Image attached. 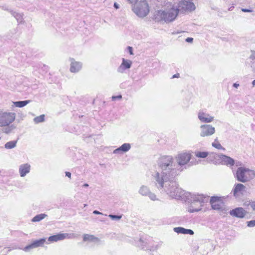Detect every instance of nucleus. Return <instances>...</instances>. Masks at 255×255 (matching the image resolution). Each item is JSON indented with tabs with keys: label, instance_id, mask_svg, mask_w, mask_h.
<instances>
[{
	"label": "nucleus",
	"instance_id": "obj_1",
	"mask_svg": "<svg viewBox=\"0 0 255 255\" xmlns=\"http://www.w3.org/2000/svg\"><path fill=\"white\" fill-rule=\"evenodd\" d=\"M191 158V154L189 152H180L175 158L170 155L160 157L157 161L160 172L155 171L152 173L156 188L172 198L179 199L182 198L184 195V191L178 187L174 179L187 168Z\"/></svg>",
	"mask_w": 255,
	"mask_h": 255
},
{
	"label": "nucleus",
	"instance_id": "obj_2",
	"mask_svg": "<svg viewBox=\"0 0 255 255\" xmlns=\"http://www.w3.org/2000/svg\"><path fill=\"white\" fill-rule=\"evenodd\" d=\"M177 5L175 2L164 1L161 9L155 11L154 14V19L158 22H164L168 23L174 21L178 14Z\"/></svg>",
	"mask_w": 255,
	"mask_h": 255
},
{
	"label": "nucleus",
	"instance_id": "obj_3",
	"mask_svg": "<svg viewBox=\"0 0 255 255\" xmlns=\"http://www.w3.org/2000/svg\"><path fill=\"white\" fill-rule=\"evenodd\" d=\"M190 198L189 199L191 202V205L188 208V211L190 213L200 211L204 202H207L209 197L202 194H189Z\"/></svg>",
	"mask_w": 255,
	"mask_h": 255
},
{
	"label": "nucleus",
	"instance_id": "obj_4",
	"mask_svg": "<svg viewBox=\"0 0 255 255\" xmlns=\"http://www.w3.org/2000/svg\"><path fill=\"white\" fill-rule=\"evenodd\" d=\"M132 10L140 18H144L146 16L150 11L149 4L146 0H141L133 4Z\"/></svg>",
	"mask_w": 255,
	"mask_h": 255
},
{
	"label": "nucleus",
	"instance_id": "obj_5",
	"mask_svg": "<svg viewBox=\"0 0 255 255\" xmlns=\"http://www.w3.org/2000/svg\"><path fill=\"white\" fill-rule=\"evenodd\" d=\"M255 176V172L252 170L245 167H239L236 171V177L241 182H246L253 179Z\"/></svg>",
	"mask_w": 255,
	"mask_h": 255
},
{
	"label": "nucleus",
	"instance_id": "obj_6",
	"mask_svg": "<svg viewBox=\"0 0 255 255\" xmlns=\"http://www.w3.org/2000/svg\"><path fill=\"white\" fill-rule=\"evenodd\" d=\"M16 114L12 112H0V127L8 126L14 122Z\"/></svg>",
	"mask_w": 255,
	"mask_h": 255
},
{
	"label": "nucleus",
	"instance_id": "obj_7",
	"mask_svg": "<svg viewBox=\"0 0 255 255\" xmlns=\"http://www.w3.org/2000/svg\"><path fill=\"white\" fill-rule=\"evenodd\" d=\"M175 4L177 5V8L178 9V12L191 11L195 10L196 7L193 2L190 1L182 0L179 2H175Z\"/></svg>",
	"mask_w": 255,
	"mask_h": 255
},
{
	"label": "nucleus",
	"instance_id": "obj_8",
	"mask_svg": "<svg viewBox=\"0 0 255 255\" xmlns=\"http://www.w3.org/2000/svg\"><path fill=\"white\" fill-rule=\"evenodd\" d=\"M210 203L213 209L222 212L223 213H226L227 210L224 207L223 202L220 198L218 197H212L210 199Z\"/></svg>",
	"mask_w": 255,
	"mask_h": 255
},
{
	"label": "nucleus",
	"instance_id": "obj_9",
	"mask_svg": "<svg viewBox=\"0 0 255 255\" xmlns=\"http://www.w3.org/2000/svg\"><path fill=\"white\" fill-rule=\"evenodd\" d=\"M246 186L241 183H236L232 189V192L236 199H240L246 192Z\"/></svg>",
	"mask_w": 255,
	"mask_h": 255
},
{
	"label": "nucleus",
	"instance_id": "obj_10",
	"mask_svg": "<svg viewBox=\"0 0 255 255\" xmlns=\"http://www.w3.org/2000/svg\"><path fill=\"white\" fill-rule=\"evenodd\" d=\"M200 133L201 137L210 136L215 132V128L211 125L204 124L200 127Z\"/></svg>",
	"mask_w": 255,
	"mask_h": 255
},
{
	"label": "nucleus",
	"instance_id": "obj_11",
	"mask_svg": "<svg viewBox=\"0 0 255 255\" xmlns=\"http://www.w3.org/2000/svg\"><path fill=\"white\" fill-rule=\"evenodd\" d=\"M138 193L143 196H148L152 201L158 200L156 195L154 193L151 192L149 187L147 186L141 185L139 188Z\"/></svg>",
	"mask_w": 255,
	"mask_h": 255
},
{
	"label": "nucleus",
	"instance_id": "obj_12",
	"mask_svg": "<svg viewBox=\"0 0 255 255\" xmlns=\"http://www.w3.org/2000/svg\"><path fill=\"white\" fill-rule=\"evenodd\" d=\"M198 118L202 123H210L214 120V117L203 110H200L198 113Z\"/></svg>",
	"mask_w": 255,
	"mask_h": 255
},
{
	"label": "nucleus",
	"instance_id": "obj_13",
	"mask_svg": "<svg viewBox=\"0 0 255 255\" xmlns=\"http://www.w3.org/2000/svg\"><path fill=\"white\" fill-rule=\"evenodd\" d=\"M70 62V71L72 73H77L81 70L82 68V63L76 61L74 58L69 59Z\"/></svg>",
	"mask_w": 255,
	"mask_h": 255
},
{
	"label": "nucleus",
	"instance_id": "obj_14",
	"mask_svg": "<svg viewBox=\"0 0 255 255\" xmlns=\"http://www.w3.org/2000/svg\"><path fill=\"white\" fill-rule=\"evenodd\" d=\"M248 212L242 207H238L230 211V214L233 217L243 218Z\"/></svg>",
	"mask_w": 255,
	"mask_h": 255
},
{
	"label": "nucleus",
	"instance_id": "obj_15",
	"mask_svg": "<svg viewBox=\"0 0 255 255\" xmlns=\"http://www.w3.org/2000/svg\"><path fill=\"white\" fill-rule=\"evenodd\" d=\"M195 155L197 157L203 158L209 156L208 158L212 161H213L212 160L213 158H216L219 157L217 154L214 153H209V152L205 151H196L195 152Z\"/></svg>",
	"mask_w": 255,
	"mask_h": 255
},
{
	"label": "nucleus",
	"instance_id": "obj_16",
	"mask_svg": "<svg viewBox=\"0 0 255 255\" xmlns=\"http://www.w3.org/2000/svg\"><path fill=\"white\" fill-rule=\"evenodd\" d=\"M132 64L131 61L129 60H126L124 58L123 59L122 63L118 67L117 71L120 73H123L125 70L129 69Z\"/></svg>",
	"mask_w": 255,
	"mask_h": 255
},
{
	"label": "nucleus",
	"instance_id": "obj_17",
	"mask_svg": "<svg viewBox=\"0 0 255 255\" xmlns=\"http://www.w3.org/2000/svg\"><path fill=\"white\" fill-rule=\"evenodd\" d=\"M131 148V144L129 143H125L121 146L115 149L113 153L116 154H122L128 151Z\"/></svg>",
	"mask_w": 255,
	"mask_h": 255
},
{
	"label": "nucleus",
	"instance_id": "obj_18",
	"mask_svg": "<svg viewBox=\"0 0 255 255\" xmlns=\"http://www.w3.org/2000/svg\"><path fill=\"white\" fill-rule=\"evenodd\" d=\"M31 166L29 163H24L19 166L18 171L20 177H25L30 171Z\"/></svg>",
	"mask_w": 255,
	"mask_h": 255
},
{
	"label": "nucleus",
	"instance_id": "obj_19",
	"mask_svg": "<svg viewBox=\"0 0 255 255\" xmlns=\"http://www.w3.org/2000/svg\"><path fill=\"white\" fill-rule=\"evenodd\" d=\"M45 239H41L34 241L31 244L26 246L23 250L25 252H28L30 249L42 246L45 242Z\"/></svg>",
	"mask_w": 255,
	"mask_h": 255
},
{
	"label": "nucleus",
	"instance_id": "obj_20",
	"mask_svg": "<svg viewBox=\"0 0 255 255\" xmlns=\"http://www.w3.org/2000/svg\"><path fill=\"white\" fill-rule=\"evenodd\" d=\"M68 234L66 233L58 234L49 237L48 239V241L50 242H57L65 239L68 237Z\"/></svg>",
	"mask_w": 255,
	"mask_h": 255
},
{
	"label": "nucleus",
	"instance_id": "obj_21",
	"mask_svg": "<svg viewBox=\"0 0 255 255\" xmlns=\"http://www.w3.org/2000/svg\"><path fill=\"white\" fill-rule=\"evenodd\" d=\"M220 158L221 160L222 164L226 165L227 166H232L234 164V160L233 159L229 156L225 155H221Z\"/></svg>",
	"mask_w": 255,
	"mask_h": 255
},
{
	"label": "nucleus",
	"instance_id": "obj_22",
	"mask_svg": "<svg viewBox=\"0 0 255 255\" xmlns=\"http://www.w3.org/2000/svg\"><path fill=\"white\" fill-rule=\"evenodd\" d=\"M174 231L178 234H189L192 235L194 232L190 229H186L182 227H176L174 228Z\"/></svg>",
	"mask_w": 255,
	"mask_h": 255
},
{
	"label": "nucleus",
	"instance_id": "obj_23",
	"mask_svg": "<svg viewBox=\"0 0 255 255\" xmlns=\"http://www.w3.org/2000/svg\"><path fill=\"white\" fill-rule=\"evenodd\" d=\"M84 241H90L95 243H99L100 240L99 238L94 236L93 235L86 234L83 237Z\"/></svg>",
	"mask_w": 255,
	"mask_h": 255
},
{
	"label": "nucleus",
	"instance_id": "obj_24",
	"mask_svg": "<svg viewBox=\"0 0 255 255\" xmlns=\"http://www.w3.org/2000/svg\"><path fill=\"white\" fill-rule=\"evenodd\" d=\"M30 102V100L22 101H16L13 102L12 107H15L18 108H22Z\"/></svg>",
	"mask_w": 255,
	"mask_h": 255
},
{
	"label": "nucleus",
	"instance_id": "obj_25",
	"mask_svg": "<svg viewBox=\"0 0 255 255\" xmlns=\"http://www.w3.org/2000/svg\"><path fill=\"white\" fill-rule=\"evenodd\" d=\"M47 215L45 214H40L34 217L31 220L33 222H39L47 217Z\"/></svg>",
	"mask_w": 255,
	"mask_h": 255
},
{
	"label": "nucleus",
	"instance_id": "obj_26",
	"mask_svg": "<svg viewBox=\"0 0 255 255\" xmlns=\"http://www.w3.org/2000/svg\"><path fill=\"white\" fill-rule=\"evenodd\" d=\"M244 206L249 207L250 206L253 210L255 212V200H247L244 203Z\"/></svg>",
	"mask_w": 255,
	"mask_h": 255
},
{
	"label": "nucleus",
	"instance_id": "obj_27",
	"mask_svg": "<svg viewBox=\"0 0 255 255\" xmlns=\"http://www.w3.org/2000/svg\"><path fill=\"white\" fill-rule=\"evenodd\" d=\"M16 140L8 141L5 144L4 147L6 149H11L16 146Z\"/></svg>",
	"mask_w": 255,
	"mask_h": 255
},
{
	"label": "nucleus",
	"instance_id": "obj_28",
	"mask_svg": "<svg viewBox=\"0 0 255 255\" xmlns=\"http://www.w3.org/2000/svg\"><path fill=\"white\" fill-rule=\"evenodd\" d=\"M45 120V116L44 115H41L39 116L36 117L33 119V122L35 124H38L40 123H42Z\"/></svg>",
	"mask_w": 255,
	"mask_h": 255
},
{
	"label": "nucleus",
	"instance_id": "obj_29",
	"mask_svg": "<svg viewBox=\"0 0 255 255\" xmlns=\"http://www.w3.org/2000/svg\"><path fill=\"white\" fill-rule=\"evenodd\" d=\"M212 145L218 149H224L221 144L218 141L217 138L215 139V141L212 143Z\"/></svg>",
	"mask_w": 255,
	"mask_h": 255
},
{
	"label": "nucleus",
	"instance_id": "obj_30",
	"mask_svg": "<svg viewBox=\"0 0 255 255\" xmlns=\"http://www.w3.org/2000/svg\"><path fill=\"white\" fill-rule=\"evenodd\" d=\"M5 127V128L2 129V131L5 133H10L14 128V127L12 125Z\"/></svg>",
	"mask_w": 255,
	"mask_h": 255
},
{
	"label": "nucleus",
	"instance_id": "obj_31",
	"mask_svg": "<svg viewBox=\"0 0 255 255\" xmlns=\"http://www.w3.org/2000/svg\"><path fill=\"white\" fill-rule=\"evenodd\" d=\"M13 15L19 23L22 22L23 17L21 14L18 13H14Z\"/></svg>",
	"mask_w": 255,
	"mask_h": 255
},
{
	"label": "nucleus",
	"instance_id": "obj_32",
	"mask_svg": "<svg viewBox=\"0 0 255 255\" xmlns=\"http://www.w3.org/2000/svg\"><path fill=\"white\" fill-rule=\"evenodd\" d=\"M109 217L113 220H117L119 221L121 219L122 216L121 215H115L110 214L109 215Z\"/></svg>",
	"mask_w": 255,
	"mask_h": 255
},
{
	"label": "nucleus",
	"instance_id": "obj_33",
	"mask_svg": "<svg viewBox=\"0 0 255 255\" xmlns=\"http://www.w3.org/2000/svg\"><path fill=\"white\" fill-rule=\"evenodd\" d=\"M144 243L142 240L141 239L138 241V243L137 244V246L141 247L142 249H144L146 246L144 244Z\"/></svg>",
	"mask_w": 255,
	"mask_h": 255
},
{
	"label": "nucleus",
	"instance_id": "obj_34",
	"mask_svg": "<svg viewBox=\"0 0 255 255\" xmlns=\"http://www.w3.org/2000/svg\"><path fill=\"white\" fill-rule=\"evenodd\" d=\"M248 226L249 227H253L255 226V220L248 222Z\"/></svg>",
	"mask_w": 255,
	"mask_h": 255
},
{
	"label": "nucleus",
	"instance_id": "obj_35",
	"mask_svg": "<svg viewBox=\"0 0 255 255\" xmlns=\"http://www.w3.org/2000/svg\"><path fill=\"white\" fill-rule=\"evenodd\" d=\"M122 98V95H118V96H112V99L114 101V100H115L116 99H121Z\"/></svg>",
	"mask_w": 255,
	"mask_h": 255
},
{
	"label": "nucleus",
	"instance_id": "obj_36",
	"mask_svg": "<svg viewBox=\"0 0 255 255\" xmlns=\"http://www.w3.org/2000/svg\"><path fill=\"white\" fill-rule=\"evenodd\" d=\"M138 0H127V1L130 4H133L138 1Z\"/></svg>",
	"mask_w": 255,
	"mask_h": 255
},
{
	"label": "nucleus",
	"instance_id": "obj_37",
	"mask_svg": "<svg viewBox=\"0 0 255 255\" xmlns=\"http://www.w3.org/2000/svg\"><path fill=\"white\" fill-rule=\"evenodd\" d=\"M250 58L253 60H255V51L252 52V54L250 56Z\"/></svg>",
	"mask_w": 255,
	"mask_h": 255
},
{
	"label": "nucleus",
	"instance_id": "obj_38",
	"mask_svg": "<svg viewBox=\"0 0 255 255\" xmlns=\"http://www.w3.org/2000/svg\"><path fill=\"white\" fill-rule=\"evenodd\" d=\"M185 41L187 42L192 43L193 41V38L191 37H188L186 39Z\"/></svg>",
	"mask_w": 255,
	"mask_h": 255
},
{
	"label": "nucleus",
	"instance_id": "obj_39",
	"mask_svg": "<svg viewBox=\"0 0 255 255\" xmlns=\"http://www.w3.org/2000/svg\"><path fill=\"white\" fill-rule=\"evenodd\" d=\"M242 11L245 12H251L252 11V10L247 8H242Z\"/></svg>",
	"mask_w": 255,
	"mask_h": 255
},
{
	"label": "nucleus",
	"instance_id": "obj_40",
	"mask_svg": "<svg viewBox=\"0 0 255 255\" xmlns=\"http://www.w3.org/2000/svg\"><path fill=\"white\" fill-rule=\"evenodd\" d=\"M128 52H129V54H130V55H133V53H132V47H130V46H128Z\"/></svg>",
	"mask_w": 255,
	"mask_h": 255
},
{
	"label": "nucleus",
	"instance_id": "obj_41",
	"mask_svg": "<svg viewBox=\"0 0 255 255\" xmlns=\"http://www.w3.org/2000/svg\"><path fill=\"white\" fill-rule=\"evenodd\" d=\"M93 214H97V215H103V213L101 212H100L98 211L95 210L93 211Z\"/></svg>",
	"mask_w": 255,
	"mask_h": 255
},
{
	"label": "nucleus",
	"instance_id": "obj_42",
	"mask_svg": "<svg viewBox=\"0 0 255 255\" xmlns=\"http://www.w3.org/2000/svg\"><path fill=\"white\" fill-rule=\"evenodd\" d=\"M65 175L66 176L68 177L69 178H71V174L69 172H66Z\"/></svg>",
	"mask_w": 255,
	"mask_h": 255
},
{
	"label": "nucleus",
	"instance_id": "obj_43",
	"mask_svg": "<svg viewBox=\"0 0 255 255\" xmlns=\"http://www.w3.org/2000/svg\"><path fill=\"white\" fill-rule=\"evenodd\" d=\"M179 77V74L177 73L174 75H173L172 77V78H178Z\"/></svg>",
	"mask_w": 255,
	"mask_h": 255
},
{
	"label": "nucleus",
	"instance_id": "obj_44",
	"mask_svg": "<svg viewBox=\"0 0 255 255\" xmlns=\"http://www.w3.org/2000/svg\"><path fill=\"white\" fill-rule=\"evenodd\" d=\"M114 6L116 8L118 9L119 8V5L117 2H115L114 4Z\"/></svg>",
	"mask_w": 255,
	"mask_h": 255
},
{
	"label": "nucleus",
	"instance_id": "obj_45",
	"mask_svg": "<svg viewBox=\"0 0 255 255\" xmlns=\"http://www.w3.org/2000/svg\"><path fill=\"white\" fill-rule=\"evenodd\" d=\"M233 86L236 88H238V87L239 86V84H237V83H234L233 84Z\"/></svg>",
	"mask_w": 255,
	"mask_h": 255
},
{
	"label": "nucleus",
	"instance_id": "obj_46",
	"mask_svg": "<svg viewBox=\"0 0 255 255\" xmlns=\"http://www.w3.org/2000/svg\"><path fill=\"white\" fill-rule=\"evenodd\" d=\"M83 186L84 187H88L89 186V184H88L87 183H85L84 184H83Z\"/></svg>",
	"mask_w": 255,
	"mask_h": 255
},
{
	"label": "nucleus",
	"instance_id": "obj_47",
	"mask_svg": "<svg viewBox=\"0 0 255 255\" xmlns=\"http://www.w3.org/2000/svg\"><path fill=\"white\" fill-rule=\"evenodd\" d=\"M233 8H234V6H231L230 8H229L228 10L230 11L232 10Z\"/></svg>",
	"mask_w": 255,
	"mask_h": 255
},
{
	"label": "nucleus",
	"instance_id": "obj_48",
	"mask_svg": "<svg viewBox=\"0 0 255 255\" xmlns=\"http://www.w3.org/2000/svg\"><path fill=\"white\" fill-rule=\"evenodd\" d=\"M252 84L254 86L255 85V80L253 81Z\"/></svg>",
	"mask_w": 255,
	"mask_h": 255
},
{
	"label": "nucleus",
	"instance_id": "obj_49",
	"mask_svg": "<svg viewBox=\"0 0 255 255\" xmlns=\"http://www.w3.org/2000/svg\"><path fill=\"white\" fill-rule=\"evenodd\" d=\"M86 206H87V205H86V204H85V205H84V207H86Z\"/></svg>",
	"mask_w": 255,
	"mask_h": 255
}]
</instances>
